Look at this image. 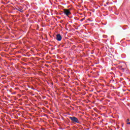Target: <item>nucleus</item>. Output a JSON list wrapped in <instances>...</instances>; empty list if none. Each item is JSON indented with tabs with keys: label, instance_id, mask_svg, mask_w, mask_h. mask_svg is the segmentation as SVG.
Returning <instances> with one entry per match:
<instances>
[{
	"label": "nucleus",
	"instance_id": "9b49d317",
	"mask_svg": "<svg viewBox=\"0 0 130 130\" xmlns=\"http://www.w3.org/2000/svg\"><path fill=\"white\" fill-rule=\"evenodd\" d=\"M125 67H126V64H125Z\"/></svg>",
	"mask_w": 130,
	"mask_h": 130
},
{
	"label": "nucleus",
	"instance_id": "f257e3e1",
	"mask_svg": "<svg viewBox=\"0 0 130 130\" xmlns=\"http://www.w3.org/2000/svg\"><path fill=\"white\" fill-rule=\"evenodd\" d=\"M69 118L73 123H80L79 119L75 116L70 117Z\"/></svg>",
	"mask_w": 130,
	"mask_h": 130
},
{
	"label": "nucleus",
	"instance_id": "6e6552de",
	"mask_svg": "<svg viewBox=\"0 0 130 130\" xmlns=\"http://www.w3.org/2000/svg\"><path fill=\"white\" fill-rule=\"evenodd\" d=\"M83 20H85V18L81 19V21L82 22Z\"/></svg>",
	"mask_w": 130,
	"mask_h": 130
},
{
	"label": "nucleus",
	"instance_id": "0eeeda50",
	"mask_svg": "<svg viewBox=\"0 0 130 130\" xmlns=\"http://www.w3.org/2000/svg\"><path fill=\"white\" fill-rule=\"evenodd\" d=\"M126 121L127 122L129 121V119H127Z\"/></svg>",
	"mask_w": 130,
	"mask_h": 130
},
{
	"label": "nucleus",
	"instance_id": "20e7f679",
	"mask_svg": "<svg viewBox=\"0 0 130 130\" xmlns=\"http://www.w3.org/2000/svg\"><path fill=\"white\" fill-rule=\"evenodd\" d=\"M118 68L120 69L121 70V71H122V72H124V70H125V69L123 68L122 66H119L118 67Z\"/></svg>",
	"mask_w": 130,
	"mask_h": 130
},
{
	"label": "nucleus",
	"instance_id": "f8f14e48",
	"mask_svg": "<svg viewBox=\"0 0 130 130\" xmlns=\"http://www.w3.org/2000/svg\"><path fill=\"white\" fill-rule=\"evenodd\" d=\"M121 81H122V79H121Z\"/></svg>",
	"mask_w": 130,
	"mask_h": 130
},
{
	"label": "nucleus",
	"instance_id": "7ed1b4c3",
	"mask_svg": "<svg viewBox=\"0 0 130 130\" xmlns=\"http://www.w3.org/2000/svg\"><path fill=\"white\" fill-rule=\"evenodd\" d=\"M62 39V38L61 37V36H60V34L56 35V39L57 41H61Z\"/></svg>",
	"mask_w": 130,
	"mask_h": 130
},
{
	"label": "nucleus",
	"instance_id": "f03ea898",
	"mask_svg": "<svg viewBox=\"0 0 130 130\" xmlns=\"http://www.w3.org/2000/svg\"><path fill=\"white\" fill-rule=\"evenodd\" d=\"M64 15L69 17L70 15H72V13L71 12V9H64Z\"/></svg>",
	"mask_w": 130,
	"mask_h": 130
},
{
	"label": "nucleus",
	"instance_id": "9d476101",
	"mask_svg": "<svg viewBox=\"0 0 130 130\" xmlns=\"http://www.w3.org/2000/svg\"><path fill=\"white\" fill-rule=\"evenodd\" d=\"M88 21H90V19H88Z\"/></svg>",
	"mask_w": 130,
	"mask_h": 130
},
{
	"label": "nucleus",
	"instance_id": "1a4fd4ad",
	"mask_svg": "<svg viewBox=\"0 0 130 130\" xmlns=\"http://www.w3.org/2000/svg\"><path fill=\"white\" fill-rule=\"evenodd\" d=\"M127 124H130V122H127Z\"/></svg>",
	"mask_w": 130,
	"mask_h": 130
},
{
	"label": "nucleus",
	"instance_id": "423d86ee",
	"mask_svg": "<svg viewBox=\"0 0 130 130\" xmlns=\"http://www.w3.org/2000/svg\"><path fill=\"white\" fill-rule=\"evenodd\" d=\"M47 84H48V85H50V86H51V87H52V85H53V83H52V82H47Z\"/></svg>",
	"mask_w": 130,
	"mask_h": 130
},
{
	"label": "nucleus",
	"instance_id": "39448f33",
	"mask_svg": "<svg viewBox=\"0 0 130 130\" xmlns=\"http://www.w3.org/2000/svg\"><path fill=\"white\" fill-rule=\"evenodd\" d=\"M17 11H19V12H21V13H23L24 11H23V9L19 8L17 9Z\"/></svg>",
	"mask_w": 130,
	"mask_h": 130
}]
</instances>
